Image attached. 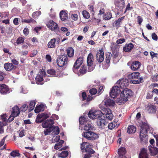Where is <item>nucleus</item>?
<instances>
[{
	"instance_id": "obj_1",
	"label": "nucleus",
	"mask_w": 158,
	"mask_h": 158,
	"mask_svg": "<svg viewBox=\"0 0 158 158\" xmlns=\"http://www.w3.org/2000/svg\"><path fill=\"white\" fill-rule=\"evenodd\" d=\"M140 138L141 142L145 143L148 140L147 133L149 132L150 133H152L153 129L148 123L145 122H142L140 125Z\"/></svg>"
},
{
	"instance_id": "obj_2",
	"label": "nucleus",
	"mask_w": 158,
	"mask_h": 158,
	"mask_svg": "<svg viewBox=\"0 0 158 158\" xmlns=\"http://www.w3.org/2000/svg\"><path fill=\"white\" fill-rule=\"evenodd\" d=\"M132 95V92L131 90L127 89H124L121 92L120 98L117 99V102L119 103H124L127 101L128 97Z\"/></svg>"
},
{
	"instance_id": "obj_3",
	"label": "nucleus",
	"mask_w": 158,
	"mask_h": 158,
	"mask_svg": "<svg viewBox=\"0 0 158 158\" xmlns=\"http://www.w3.org/2000/svg\"><path fill=\"white\" fill-rule=\"evenodd\" d=\"M139 72H134L128 75V78L131 80L130 83L136 84L139 83L142 80V78L139 76Z\"/></svg>"
},
{
	"instance_id": "obj_4",
	"label": "nucleus",
	"mask_w": 158,
	"mask_h": 158,
	"mask_svg": "<svg viewBox=\"0 0 158 158\" xmlns=\"http://www.w3.org/2000/svg\"><path fill=\"white\" fill-rule=\"evenodd\" d=\"M82 135L84 137L89 140H95L99 137L98 134L91 131L83 132Z\"/></svg>"
},
{
	"instance_id": "obj_5",
	"label": "nucleus",
	"mask_w": 158,
	"mask_h": 158,
	"mask_svg": "<svg viewBox=\"0 0 158 158\" xmlns=\"http://www.w3.org/2000/svg\"><path fill=\"white\" fill-rule=\"evenodd\" d=\"M103 114L100 110H91L88 114V117L92 119L98 118L102 116Z\"/></svg>"
},
{
	"instance_id": "obj_6",
	"label": "nucleus",
	"mask_w": 158,
	"mask_h": 158,
	"mask_svg": "<svg viewBox=\"0 0 158 158\" xmlns=\"http://www.w3.org/2000/svg\"><path fill=\"white\" fill-rule=\"evenodd\" d=\"M105 118L104 116L102 115L97 120L96 123L97 126L100 129H103L105 128V126L107 124Z\"/></svg>"
},
{
	"instance_id": "obj_7",
	"label": "nucleus",
	"mask_w": 158,
	"mask_h": 158,
	"mask_svg": "<svg viewBox=\"0 0 158 158\" xmlns=\"http://www.w3.org/2000/svg\"><path fill=\"white\" fill-rule=\"evenodd\" d=\"M50 114H51L49 112L39 114L37 116L35 122L36 123H41L44 120L48 118Z\"/></svg>"
},
{
	"instance_id": "obj_8",
	"label": "nucleus",
	"mask_w": 158,
	"mask_h": 158,
	"mask_svg": "<svg viewBox=\"0 0 158 158\" xmlns=\"http://www.w3.org/2000/svg\"><path fill=\"white\" fill-rule=\"evenodd\" d=\"M46 75L45 72L44 70H41L35 78L36 83L38 85L43 84V77L45 76Z\"/></svg>"
},
{
	"instance_id": "obj_9",
	"label": "nucleus",
	"mask_w": 158,
	"mask_h": 158,
	"mask_svg": "<svg viewBox=\"0 0 158 158\" xmlns=\"http://www.w3.org/2000/svg\"><path fill=\"white\" fill-rule=\"evenodd\" d=\"M94 62V57L93 55L91 53H89L87 58V64L88 68L89 71H91L94 69V66L93 65Z\"/></svg>"
},
{
	"instance_id": "obj_10",
	"label": "nucleus",
	"mask_w": 158,
	"mask_h": 158,
	"mask_svg": "<svg viewBox=\"0 0 158 158\" xmlns=\"http://www.w3.org/2000/svg\"><path fill=\"white\" fill-rule=\"evenodd\" d=\"M91 146L87 142H83L81 144V149L83 151L89 153L93 154L94 151L91 149Z\"/></svg>"
},
{
	"instance_id": "obj_11",
	"label": "nucleus",
	"mask_w": 158,
	"mask_h": 158,
	"mask_svg": "<svg viewBox=\"0 0 158 158\" xmlns=\"http://www.w3.org/2000/svg\"><path fill=\"white\" fill-rule=\"evenodd\" d=\"M68 62V57L67 56H61L57 60V64L60 67H62L66 64Z\"/></svg>"
},
{
	"instance_id": "obj_12",
	"label": "nucleus",
	"mask_w": 158,
	"mask_h": 158,
	"mask_svg": "<svg viewBox=\"0 0 158 158\" xmlns=\"http://www.w3.org/2000/svg\"><path fill=\"white\" fill-rule=\"evenodd\" d=\"M83 62V59L82 57H80L78 58L74 63L73 67V71L74 73H77L78 68L82 65Z\"/></svg>"
},
{
	"instance_id": "obj_13",
	"label": "nucleus",
	"mask_w": 158,
	"mask_h": 158,
	"mask_svg": "<svg viewBox=\"0 0 158 158\" xmlns=\"http://www.w3.org/2000/svg\"><path fill=\"white\" fill-rule=\"evenodd\" d=\"M117 84L118 85L119 87L122 89H125L129 85V82L128 80L126 78H123L119 80L117 82Z\"/></svg>"
},
{
	"instance_id": "obj_14",
	"label": "nucleus",
	"mask_w": 158,
	"mask_h": 158,
	"mask_svg": "<svg viewBox=\"0 0 158 158\" xmlns=\"http://www.w3.org/2000/svg\"><path fill=\"white\" fill-rule=\"evenodd\" d=\"M121 91L118 86L113 87L110 92V95L112 98H114L120 93Z\"/></svg>"
},
{
	"instance_id": "obj_15",
	"label": "nucleus",
	"mask_w": 158,
	"mask_h": 158,
	"mask_svg": "<svg viewBox=\"0 0 158 158\" xmlns=\"http://www.w3.org/2000/svg\"><path fill=\"white\" fill-rule=\"evenodd\" d=\"M47 25L48 27L52 31H55L57 29V24L52 20H50Z\"/></svg>"
},
{
	"instance_id": "obj_16",
	"label": "nucleus",
	"mask_w": 158,
	"mask_h": 158,
	"mask_svg": "<svg viewBox=\"0 0 158 158\" xmlns=\"http://www.w3.org/2000/svg\"><path fill=\"white\" fill-rule=\"evenodd\" d=\"M104 111V114L106 118L110 120H112L114 116L111 110L109 108H105Z\"/></svg>"
},
{
	"instance_id": "obj_17",
	"label": "nucleus",
	"mask_w": 158,
	"mask_h": 158,
	"mask_svg": "<svg viewBox=\"0 0 158 158\" xmlns=\"http://www.w3.org/2000/svg\"><path fill=\"white\" fill-rule=\"evenodd\" d=\"M104 53L102 49L99 50L96 54V59L99 62H102L104 60Z\"/></svg>"
},
{
	"instance_id": "obj_18",
	"label": "nucleus",
	"mask_w": 158,
	"mask_h": 158,
	"mask_svg": "<svg viewBox=\"0 0 158 158\" xmlns=\"http://www.w3.org/2000/svg\"><path fill=\"white\" fill-rule=\"evenodd\" d=\"M54 124V121L52 119H49L44 122L42 124L43 127L44 128L51 127Z\"/></svg>"
},
{
	"instance_id": "obj_19",
	"label": "nucleus",
	"mask_w": 158,
	"mask_h": 158,
	"mask_svg": "<svg viewBox=\"0 0 158 158\" xmlns=\"http://www.w3.org/2000/svg\"><path fill=\"white\" fill-rule=\"evenodd\" d=\"M87 68L86 66L83 65L81 67L78 68L77 73H75L79 75L81 74H84L86 73L87 71Z\"/></svg>"
},
{
	"instance_id": "obj_20",
	"label": "nucleus",
	"mask_w": 158,
	"mask_h": 158,
	"mask_svg": "<svg viewBox=\"0 0 158 158\" xmlns=\"http://www.w3.org/2000/svg\"><path fill=\"white\" fill-rule=\"evenodd\" d=\"M146 108L148 112L150 113H154L156 111V106L151 104H148Z\"/></svg>"
},
{
	"instance_id": "obj_21",
	"label": "nucleus",
	"mask_w": 158,
	"mask_h": 158,
	"mask_svg": "<svg viewBox=\"0 0 158 158\" xmlns=\"http://www.w3.org/2000/svg\"><path fill=\"white\" fill-rule=\"evenodd\" d=\"M134 47V45L131 43L126 44L123 48V50L126 52H130Z\"/></svg>"
},
{
	"instance_id": "obj_22",
	"label": "nucleus",
	"mask_w": 158,
	"mask_h": 158,
	"mask_svg": "<svg viewBox=\"0 0 158 158\" xmlns=\"http://www.w3.org/2000/svg\"><path fill=\"white\" fill-rule=\"evenodd\" d=\"M0 92L3 94L9 93L8 87L5 84L0 85Z\"/></svg>"
},
{
	"instance_id": "obj_23",
	"label": "nucleus",
	"mask_w": 158,
	"mask_h": 158,
	"mask_svg": "<svg viewBox=\"0 0 158 158\" xmlns=\"http://www.w3.org/2000/svg\"><path fill=\"white\" fill-rule=\"evenodd\" d=\"M126 152V149L124 147L119 148L118 150V153L119 155V158H127L125 156Z\"/></svg>"
},
{
	"instance_id": "obj_24",
	"label": "nucleus",
	"mask_w": 158,
	"mask_h": 158,
	"mask_svg": "<svg viewBox=\"0 0 158 158\" xmlns=\"http://www.w3.org/2000/svg\"><path fill=\"white\" fill-rule=\"evenodd\" d=\"M60 15L61 19L63 21L66 20L68 18L67 11L66 10L61 11L60 12Z\"/></svg>"
},
{
	"instance_id": "obj_25",
	"label": "nucleus",
	"mask_w": 158,
	"mask_h": 158,
	"mask_svg": "<svg viewBox=\"0 0 158 158\" xmlns=\"http://www.w3.org/2000/svg\"><path fill=\"white\" fill-rule=\"evenodd\" d=\"M140 65V63L139 61H136L132 63L131 68L133 70L135 71L139 68Z\"/></svg>"
},
{
	"instance_id": "obj_26",
	"label": "nucleus",
	"mask_w": 158,
	"mask_h": 158,
	"mask_svg": "<svg viewBox=\"0 0 158 158\" xmlns=\"http://www.w3.org/2000/svg\"><path fill=\"white\" fill-rule=\"evenodd\" d=\"M148 148L152 155L155 156L157 154L158 148L156 147L150 145L148 146Z\"/></svg>"
},
{
	"instance_id": "obj_27",
	"label": "nucleus",
	"mask_w": 158,
	"mask_h": 158,
	"mask_svg": "<svg viewBox=\"0 0 158 158\" xmlns=\"http://www.w3.org/2000/svg\"><path fill=\"white\" fill-rule=\"evenodd\" d=\"M147 150L144 148L142 149L139 154V158H148Z\"/></svg>"
},
{
	"instance_id": "obj_28",
	"label": "nucleus",
	"mask_w": 158,
	"mask_h": 158,
	"mask_svg": "<svg viewBox=\"0 0 158 158\" xmlns=\"http://www.w3.org/2000/svg\"><path fill=\"white\" fill-rule=\"evenodd\" d=\"M4 67L6 70L7 71H11L15 67L12 63H5L4 64Z\"/></svg>"
},
{
	"instance_id": "obj_29",
	"label": "nucleus",
	"mask_w": 158,
	"mask_h": 158,
	"mask_svg": "<svg viewBox=\"0 0 158 158\" xmlns=\"http://www.w3.org/2000/svg\"><path fill=\"white\" fill-rule=\"evenodd\" d=\"M47 72L51 77H57L58 75V73L54 69H51L47 70Z\"/></svg>"
},
{
	"instance_id": "obj_30",
	"label": "nucleus",
	"mask_w": 158,
	"mask_h": 158,
	"mask_svg": "<svg viewBox=\"0 0 158 158\" xmlns=\"http://www.w3.org/2000/svg\"><path fill=\"white\" fill-rule=\"evenodd\" d=\"M56 40L55 38L51 39L48 44V47L49 48H54L56 47Z\"/></svg>"
},
{
	"instance_id": "obj_31",
	"label": "nucleus",
	"mask_w": 158,
	"mask_h": 158,
	"mask_svg": "<svg viewBox=\"0 0 158 158\" xmlns=\"http://www.w3.org/2000/svg\"><path fill=\"white\" fill-rule=\"evenodd\" d=\"M105 105L106 106H113L115 105L114 101L110 99L106 100L105 101Z\"/></svg>"
},
{
	"instance_id": "obj_32",
	"label": "nucleus",
	"mask_w": 158,
	"mask_h": 158,
	"mask_svg": "<svg viewBox=\"0 0 158 158\" xmlns=\"http://www.w3.org/2000/svg\"><path fill=\"white\" fill-rule=\"evenodd\" d=\"M136 128L132 125L128 126L127 128V132L129 134H133L136 131Z\"/></svg>"
},
{
	"instance_id": "obj_33",
	"label": "nucleus",
	"mask_w": 158,
	"mask_h": 158,
	"mask_svg": "<svg viewBox=\"0 0 158 158\" xmlns=\"http://www.w3.org/2000/svg\"><path fill=\"white\" fill-rule=\"evenodd\" d=\"M44 110V106L42 105H37L35 109V112L36 113H38L40 111H43Z\"/></svg>"
},
{
	"instance_id": "obj_34",
	"label": "nucleus",
	"mask_w": 158,
	"mask_h": 158,
	"mask_svg": "<svg viewBox=\"0 0 158 158\" xmlns=\"http://www.w3.org/2000/svg\"><path fill=\"white\" fill-rule=\"evenodd\" d=\"M12 111L11 114H13L14 115H16L18 116L20 113L19 108L17 106H15L12 108Z\"/></svg>"
},
{
	"instance_id": "obj_35",
	"label": "nucleus",
	"mask_w": 158,
	"mask_h": 158,
	"mask_svg": "<svg viewBox=\"0 0 158 158\" xmlns=\"http://www.w3.org/2000/svg\"><path fill=\"white\" fill-rule=\"evenodd\" d=\"M51 128H52L51 131L53 135H57L59 133V128L58 127H55L54 126H52Z\"/></svg>"
},
{
	"instance_id": "obj_36",
	"label": "nucleus",
	"mask_w": 158,
	"mask_h": 158,
	"mask_svg": "<svg viewBox=\"0 0 158 158\" xmlns=\"http://www.w3.org/2000/svg\"><path fill=\"white\" fill-rule=\"evenodd\" d=\"M112 56V54L110 52H108L106 55V58L105 60V62L107 64V66L108 67L109 66V63L110 62L111 58Z\"/></svg>"
},
{
	"instance_id": "obj_37",
	"label": "nucleus",
	"mask_w": 158,
	"mask_h": 158,
	"mask_svg": "<svg viewBox=\"0 0 158 158\" xmlns=\"http://www.w3.org/2000/svg\"><path fill=\"white\" fill-rule=\"evenodd\" d=\"M67 54L69 57L73 56L74 54V50L72 47L68 48L67 50Z\"/></svg>"
},
{
	"instance_id": "obj_38",
	"label": "nucleus",
	"mask_w": 158,
	"mask_h": 158,
	"mask_svg": "<svg viewBox=\"0 0 158 158\" xmlns=\"http://www.w3.org/2000/svg\"><path fill=\"white\" fill-rule=\"evenodd\" d=\"M35 104L36 103L35 101H32L30 102L29 109V111H31L34 109Z\"/></svg>"
},
{
	"instance_id": "obj_39",
	"label": "nucleus",
	"mask_w": 158,
	"mask_h": 158,
	"mask_svg": "<svg viewBox=\"0 0 158 158\" xmlns=\"http://www.w3.org/2000/svg\"><path fill=\"white\" fill-rule=\"evenodd\" d=\"M64 142V141L63 140H61L59 143H57L55 145L54 147V148L55 149L58 150L60 148L62 147V144Z\"/></svg>"
},
{
	"instance_id": "obj_40",
	"label": "nucleus",
	"mask_w": 158,
	"mask_h": 158,
	"mask_svg": "<svg viewBox=\"0 0 158 158\" xmlns=\"http://www.w3.org/2000/svg\"><path fill=\"white\" fill-rule=\"evenodd\" d=\"M87 118V116H85L81 117L79 118V122L80 124H83L85 123L86 121Z\"/></svg>"
},
{
	"instance_id": "obj_41",
	"label": "nucleus",
	"mask_w": 158,
	"mask_h": 158,
	"mask_svg": "<svg viewBox=\"0 0 158 158\" xmlns=\"http://www.w3.org/2000/svg\"><path fill=\"white\" fill-rule=\"evenodd\" d=\"M10 156L13 157H15L17 156H19L20 155V154L18 150H15L11 152L10 154Z\"/></svg>"
},
{
	"instance_id": "obj_42",
	"label": "nucleus",
	"mask_w": 158,
	"mask_h": 158,
	"mask_svg": "<svg viewBox=\"0 0 158 158\" xmlns=\"http://www.w3.org/2000/svg\"><path fill=\"white\" fill-rule=\"evenodd\" d=\"M112 17V14L110 12H108L103 16V19L105 20H108Z\"/></svg>"
},
{
	"instance_id": "obj_43",
	"label": "nucleus",
	"mask_w": 158,
	"mask_h": 158,
	"mask_svg": "<svg viewBox=\"0 0 158 158\" xmlns=\"http://www.w3.org/2000/svg\"><path fill=\"white\" fill-rule=\"evenodd\" d=\"M68 154V152L67 151H64L62 152L61 153L59 154V156L61 158H64L66 157Z\"/></svg>"
},
{
	"instance_id": "obj_44",
	"label": "nucleus",
	"mask_w": 158,
	"mask_h": 158,
	"mask_svg": "<svg viewBox=\"0 0 158 158\" xmlns=\"http://www.w3.org/2000/svg\"><path fill=\"white\" fill-rule=\"evenodd\" d=\"M117 123L115 122H113L110 123L108 125V127L109 129L112 130L116 126Z\"/></svg>"
},
{
	"instance_id": "obj_45",
	"label": "nucleus",
	"mask_w": 158,
	"mask_h": 158,
	"mask_svg": "<svg viewBox=\"0 0 158 158\" xmlns=\"http://www.w3.org/2000/svg\"><path fill=\"white\" fill-rule=\"evenodd\" d=\"M41 14V12L39 10H38L35 12L33 13L32 14V17L34 19H37L38 17Z\"/></svg>"
},
{
	"instance_id": "obj_46",
	"label": "nucleus",
	"mask_w": 158,
	"mask_h": 158,
	"mask_svg": "<svg viewBox=\"0 0 158 158\" xmlns=\"http://www.w3.org/2000/svg\"><path fill=\"white\" fill-rule=\"evenodd\" d=\"M92 126L91 124L87 123L84 126V129L85 131H88L92 128Z\"/></svg>"
},
{
	"instance_id": "obj_47",
	"label": "nucleus",
	"mask_w": 158,
	"mask_h": 158,
	"mask_svg": "<svg viewBox=\"0 0 158 158\" xmlns=\"http://www.w3.org/2000/svg\"><path fill=\"white\" fill-rule=\"evenodd\" d=\"M124 19V17H122L117 20L115 22V24L117 26H119L120 22Z\"/></svg>"
},
{
	"instance_id": "obj_48",
	"label": "nucleus",
	"mask_w": 158,
	"mask_h": 158,
	"mask_svg": "<svg viewBox=\"0 0 158 158\" xmlns=\"http://www.w3.org/2000/svg\"><path fill=\"white\" fill-rule=\"evenodd\" d=\"M82 15L84 17L85 19H89L90 17L89 13L86 10H84L82 12Z\"/></svg>"
},
{
	"instance_id": "obj_49",
	"label": "nucleus",
	"mask_w": 158,
	"mask_h": 158,
	"mask_svg": "<svg viewBox=\"0 0 158 158\" xmlns=\"http://www.w3.org/2000/svg\"><path fill=\"white\" fill-rule=\"evenodd\" d=\"M52 128L49 127V128L45 129L44 131V134L45 135H49L51 132H52Z\"/></svg>"
},
{
	"instance_id": "obj_50",
	"label": "nucleus",
	"mask_w": 158,
	"mask_h": 158,
	"mask_svg": "<svg viewBox=\"0 0 158 158\" xmlns=\"http://www.w3.org/2000/svg\"><path fill=\"white\" fill-rule=\"evenodd\" d=\"M71 18L74 21H77L78 19V15L77 14H72L71 16Z\"/></svg>"
},
{
	"instance_id": "obj_51",
	"label": "nucleus",
	"mask_w": 158,
	"mask_h": 158,
	"mask_svg": "<svg viewBox=\"0 0 158 158\" xmlns=\"http://www.w3.org/2000/svg\"><path fill=\"white\" fill-rule=\"evenodd\" d=\"M28 108L27 105L26 104L23 105L20 108V110L21 111L24 112L27 110Z\"/></svg>"
},
{
	"instance_id": "obj_52",
	"label": "nucleus",
	"mask_w": 158,
	"mask_h": 158,
	"mask_svg": "<svg viewBox=\"0 0 158 158\" xmlns=\"http://www.w3.org/2000/svg\"><path fill=\"white\" fill-rule=\"evenodd\" d=\"M24 39L22 37H19L17 40V44H22L23 43Z\"/></svg>"
},
{
	"instance_id": "obj_53",
	"label": "nucleus",
	"mask_w": 158,
	"mask_h": 158,
	"mask_svg": "<svg viewBox=\"0 0 158 158\" xmlns=\"http://www.w3.org/2000/svg\"><path fill=\"white\" fill-rule=\"evenodd\" d=\"M60 139L59 136H54L52 139V141L53 142H58Z\"/></svg>"
},
{
	"instance_id": "obj_54",
	"label": "nucleus",
	"mask_w": 158,
	"mask_h": 158,
	"mask_svg": "<svg viewBox=\"0 0 158 158\" xmlns=\"http://www.w3.org/2000/svg\"><path fill=\"white\" fill-rule=\"evenodd\" d=\"M4 126L3 122H0V134H2L4 132L3 126Z\"/></svg>"
},
{
	"instance_id": "obj_55",
	"label": "nucleus",
	"mask_w": 158,
	"mask_h": 158,
	"mask_svg": "<svg viewBox=\"0 0 158 158\" xmlns=\"http://www.w3.org/2000/svg\"><path fill=\"white\" fill-rule=\"evenodd\" d=\"M97 90L96 89L92 88L89 90V93L91 95H94L97 93Z\"/></svg>"
},
{
	"instance_id": "obj_56",
	"label": "nucleus",
	"mask_w": 158,
	"mask_h": 158,
	"mask_svg": "<svg viewBox=\"0 0 158 158\" xmlns=\"http://www.w3.org/2000/svg\"><path fill=\"white\" fill-rule=\"evenodd\" d=\"M150 53L152 58L154 57L158 58V54L155 53L152 51L150 52Z\"/></svg>"
},
{
	"instance_id": "obj_57",
	"label": "nucleus",
	"mask_w": 158,
	"mask_h": 158,
	"mask_svg": "<svg viewBox=\"0 0 158 158\" xmlns=\"http://www.w3.org/2000/svg\"><path fill=\"white\" fill-rule=\"evenodd\" d=\"M21 93H22L23 94H26L28 92V90L25 88L24 87L22 86L21 87Z\"/></svg>"
},
{
	"instance_id": "obj_58",
	"label": "nucleus",
	"mask_w": 158,
	"mask_h": 158,
	"mask_svg": "<svg viewBox=\"0 0 158 158\" xmlns=\"http://www.w3.org/2000/svg\"><path fill=\"white\" fill-rule=\"evenodd\" d=\"M16 116V115H14L13 114H11L10 116L8 118V120L9 122H11L14 120L15 117Z\"/></svg>"
},
{
	"instance_id": "obj_59",
	"label": "nucleus",
	"mask_w": 158,
	"mask_h": 158,
	"mask_svg": "<svg viewBox=\"0 0 158 158\" xmlns=\"http://www.w3.org/2000/svg\"><path fill=\"white\" fill-rule=\"evenodd\" d=\"M89 9L90 10L91 13L92 14H94V11L93 6L92 5H89Z\"/></svg>"
},
{
	"instance_id": "obj_60",
	"label": "nucleus",
	"mask_w": 158,
	"mask_h": 158,
	"mask_svg": "<svg viewBox=\"0 0 158 158\" xmlns=\"http://www.w3.org/2000/svg\"><path fill=\"white\" fill-rule=\"evenodd\" d=\"M8 14L7 12H4L1 14L0 16L1 17L5 18L8 16Z\"/></svg>"
},
{
	"instance_id": "obj_61",
	"label": "nucleus",
	"mask_w": 158,
	"mask_h": 158,
	"mask_svg": "<svg viewBox=\"0 0 158 158\" xmlns=\"http://www.w3.org/2000/svg\"><path fill=\"white\" fill-rule=\"evenodd\" d=\"M152 39L156 41H157L158 40V37L156 34L155 33H153L152 35Z\"/></svg>"
},
{
	"instance_id": "obj_62",
	"label": "nucleus",
	"mask_w": 158,
	"mask_h": 158,
	"mask_svg": "<svg viewBox=\"0 0 158 158\" xmlns=\"http://www.w3.org/2000/svg\"><path fill=\"white\" fill-rule=\"evenodd\" d=\"M125 42V40L124 39H120L117 40L116 43L117 44H122Z\"/></svg>"
},
{
	"instance_id": "obj_63",
	"label": "nucleus",
	"mask_w": 158,
	"mask_h": 158,
	"mask_svg": "<svg viewBox=\"0 0 158 158\" xmlns=\"http://www.w3.org/2000/svg\"><path fill=\"white\" fill-rule=\"evenodd\" d=\"M7 137V135L4 137L0 142V147L3 145L4 144L6 138Z\"/></svg>"
},
{
	"instance_id": "obj_64",
	"label": "nucleus",
	"mask_w": 158,
	"mask_h": 158,
	"mask_svg": "<svg viewBox=\"0 0 158 158\" xmlns=\"http://www.w3.org/2000/svg\"><path fill=\"white\" fill-rule=\"evenodd\" d=\"M24 34L25 35H27L28 34L29 30L27 28H25L23 31Z\"/></svg>"
}]
</instances>
